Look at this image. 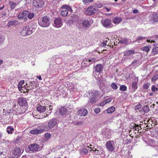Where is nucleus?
Here are the masks:
<instances>
[{
  "instance_id": "nucleus-1",
  "label": "nucleus",
  "mask_w": 158,
  "mask_h": 158,
  "mask_svg": "<svg viewBox=\"0 0 158 158\" xmlns=\"http://www.w3.org/2000/svg\"><path fill=\"white\" fill-rule=\"evenodd\" d=\"M98 98V91L93 90L90 91L89 93V99L88 104L91 105L94 104L97 100Z\"/></svg>"
},
{
  "instance_id": "nucleus-2",
  "label": "nucleus",
  "mask_w": 158,
  "mask_h": 158,
  "mask_svg": "<svg viewBox=\"0 0 158 158\" xmlns=\"http://www.w3.org/2000/svg\"><path fill=\"white\" fill-rule=\"evenodd\" d=\"M35 31V29L26 27L23 28L20 31L21 35L23 37L31 35Z\"/></svg>"
},
{
  "instance_id": "nucleus-3",
  "label": "nucleus",
  "mask_w": 158,
  "mask_h": 158,
  "mask_svg": "<svg viewBox=\"0 0 158 158\" xmlns=\"http://www.w3.org/2000/svg\"><path fill=\"white\" fill-rule=\"evenodd\" d=\"M38 23L42 27H47L50 23L49 18L47 16H45L39 21Z\"/></svg>"
},
{
  "instance_id": "nucleus-4",
  "label": "nucleus",
  "mask_w": 158,
  "mask_h": 158,
  "mask_svg": "<svg viewBox=\"0 0 158 158\" xmlns=\"http://www.w3.org/2000/svg\"><path fill=\"white\" fill-rule=\"evenodd\" d=\"M98 9L94 6H90L85 11V13L86 15H93L97 13Z\"/></svg>"
},
{
  "instance_id": "nucleus-5",
  "label": "nucleus",
  "mask_w": 158,
  "mask_h": 158,
  "mask_svg": "<svg viewBox=\"0 0 158 158\" xmlns=\"http://www.w3.org/2000/svg\"><path fill=\"white\" fill-rule=\"evenodd\" d=\"M56 119L53 118L49 120L48 123V125L44 126L43 128L44 131H49L51 128H53L56 124Z\"/></svg>"
},
{
  "instance_id": "nucleus-6",
  "label": "nucleus",
  "mask_w": 158,
  "mask_h": 158,
  "mask_svg": "<svg viewBox=\"0 0 158 158\" xmlns=\"http://www.w3.org/2000/svg\"><path fill=\"white\" fill-rule=\"evenodd\" d=\"M62 9H64L62 10L60 13L61 15L63 17L66 16L68 14V11L72 12V9L71 7L68 5H64L61 7Z\"/></svg>"
},
{
  "instance_id": "nucleus-7",
  "label": "nucleus",
  "mask_w": 158,
  "mask_h": 158,
  "mask_svg": "<svg viewBox=\"0 0 158 158\" xmlns=\"http://www.w3.org/2000/svg\"><path fill=\"white\" fill-rule=\"evenodd\" d=\"M106 145L109 152H112L114 150L115 146L113 141H107Z\"/></svg>"
},
{
  "instance_id": "nucleus-8",
  "label": "nucleus",
  "mask_w": 158,
  "mask_h": 158,
  "mask_svg": "<svg viewBox=\"0 0 158 158\" xmlns=\"http://www.w3.org/2000/svg\"><path fill=\"white\" fill-rule=\"evenodd\" d=\"M93 22V20L92 19H89V20H88L84 21L79 20L78 22L79 24H82L83 26L85 27H88L90 24H92Z\"/></svg>"
},
{
  "instance_id": "nucleus-9",
  "label": "nucleus",
  "mask_w": 158,
  "mask_h": 158,
  "mask_svg": "<svg viewBox=\"0 0 158 158\" xmlns=\"http://www.w3.org/2000/svg\"><path fill=\"white\" fill-rule=\"evenodd\" d=\"M94 70L93 71V75L95 77L96 72L99 73L101 72L103 70V67L102 64H97L94 67Z\"/></svg>"
},
{
  "instance_id": "nucleus-10",
  "label": "nucleus",
  "mask_w": 158,
  "mask_h": 158,
  "mask_svg": "<svg viewBox=\"0 0 158 158\" xmlns=\"http://www.w3.org/2000/svg\"><path fill=\"white\" fill-rule=\"evenodd\" d=\"M33 5L36 7H41L44 4L43 0H34L32 2Z\"/></svg>"
},
{
  "instance_id": "nucleus-11",
  "label": "nucleus",
  "mask_w": 158,
  "mask_h": 158,
  "mask_svg": "<svg viewBox=\"0 0 158 158\" xmlns=\"http://www.w3.org/2000/svg\"><path fill=\"white\" fill-rule=\"evenodd\" d=\"M53 26L56 27L60 28L63 25L62 19L60 18H57L55 19L54 21Z\"/></svg>"
},
{
  "instance_id": "nucleus-12",
  "label": "nucleus",
  "mask_w": 158,
  "mask_h": 158,
  "mask_svg": "<svg viewBox=\"0 0 158 158\" xmlns=\"http://www.w3.org/2000/svg\"><path fill=\"white\" fill-rule=\"evenodd\" d=\"M87 110L85 108L80 109L77 112V114L79 117L85 116L87 114Z\"/></svg>"
},
{
  "instance_id": "nucleus-13",
  "label": "nucleus",
  "mask_w": 158,
  "mask_h": 158,
  "mask_svg": "<svg viewBox=\"0 0 158 158\" xmlns=\"http://www.w3.org/2000/svg\"><path fill=\"white\" fill-rule=\"evenodd\" d=\"M39 148V146L37 144L33 143L29 145L28 148L30 151L34 152L37 151Z\"/></svg>"
},
{
  "instance_id": "nucleus-14",
  "label": "nucleus",
  "mask_w": 158,
  "mask_h": 158,
  "mask_svg": "<svg viewBox=\"0 0 158 158\" xmlns=\"http://www.w3.org/2000/svg\"><path fill=\"white\" fill-rule=\"evenodd\" d=\"M28 12L27 10H24L20 12L18 16V18L20 19H23L26 20L27 19V17Z\"/></svg>"
},
{
  "instance_id": "nucleus-15",
  "label": "nucleus",
  "mask_w": 158,
  "mask_h": 158,
  "mask_svg": "<svg viewBox=\"0 0 158 158\" xmlns=\"http://www.w3.org/2000/svg\"><path fill=\"white\" fill-rule=\"evenodd\" d=\"M92 151L94 152V153L96 155H101L104 153V152L102 148L100 147H98L97 148H94V147L93 148Z\"/></svg>"
},
{
  "instance_id": "nucleus-16",
  "label": "nucleus",
  "mask_w": 158,
  "mask_h": 158,
  "mask_svg": "<svg viewBox=\"0 0 158 158\" xmlns=\"http://www.w3.org/2000/svg\"><path fill=\"white\" fill-rule=\"evenodd\" d=\"M150 20L152 22H158V15L154 14L150 15Z\"/></svg>"
},
{
  "instance_id": "nucleus-17",
  "label": "nucleus",
  "mask_w": 158,
  "mask_h": 158,
  "mask_svg": "<svg viewBox=\"0 0 158 158\" xmlns=\"http://www.w3.org/2000/svg\"><path fill=\"white\" fill-rule=\"evenodd\" d=\"M46 106H42L40 104L37 105L36 108L37 110L40 113L44 112L46 110Z\"/></svg>"
},
{
  "instance_id": "nucleus-18",
  "label": "nucleus",
  "mask_w": 158,
  "mask_h": 158,
  "mask_svg": "<svg viewBox=\"0 0 158 158\" xmlns=\"http://www.w3.org/2000/svg\"><path fill=\"white\" fill-rule=\"evenodd\" d=\"M111 23V21L109 19H103L102 21V24L105 27H108L110 26Z\"/></svg>"
},
{
  "instance_id": "nucleus-19",
  "label": "nucleus",
  "mask_w": 158,
  "mask_h": 158,
  "mask_svg": "<svg viewBox=\"0 0 158 158\" xmlns=\"http://www.w3.org/2000/svg\"><path fill=\"white\" fill-rule=\"evenodd\" d=\"M44 131V129L43 128L41 129L40 130L34 129L30 131L29 133L30 134L33 135L38 134L40 133H42Z\"/></svg>"
},
{
  "instance_id": "nucleus-20",
  "label": "nucleus",
  "mask_w": 158,
  "mask_h": 158,
  "mask_svg": "<svg viewBox=\"0 0 158 158\" xmlns=\"http://www.w3.org/2000/svg\"><path fill=\"white\" fill-rule=\"evenodd\" d=\"M18 103L21 106H25L27 104L26 99L24 98H21L19 99Z\"/></svg>"
},
{
  "instance_id": "nucleus-21",
  "label": "nucleus",
  "mask_w": 158,
  "mask_h": 158,
  "mask_svg": "<svg viewBox=\"0 0 158 158\" xmlns=\"http://www.w3.org/2000/svg\"><path fill=\"white\" fill-rule=\"evenodd\" d=\"M135 52L134 50L131 49L125 51L124 52V55L125 56H129L135 54Z\"/></svg>"
},
{
  "instance_id": "nucleus-22",
  "label": "nucleus",
  "mask_w": 158,
  "mask_h": 158,
  "mask_svg": "<svg viewBox=\"0 0 158 158\" xmlns=\"http://www.w3.org/2000/svg\"><path fill=\"white\" fill-rule=\"evenodd\" d=\"M142 128L141 127L139 126L138 125L135 124V123H133L131 124V127H130V129L131 130H133L134 131H136L137 130H139V128Z\"/></svg>"
},
{
  "instance_id": "nucleus-23",
  "label": "nucleus",
  "mask_w": 158,
  "mask_h": 158,
  "mask_svg": "<svg viewBox=\"0 0 158 158\" xmlns=\"http://www.w3.org/2000/svg\"><path fill=\"white\" fill-rule=\"evenodd\" d=\"M13 153L16 155L21 154V152L20 148L18 147H15L13 152Z\"/></svg>"
},
{
  "instance_id": "nucleus-24",
  "label": "nucleus",
  "mask_w": 158,
  "mask_h": 158,
  "mask_svg": "<svg viewBox=\"0 0 158 158\" xmlns=\"http://www.w3.org/2000/svg\"><path fill=\"white\" fill-rule=\"evenodd\" d=\"M67 112V109L63 107H61L59 109V113L61 115H64L66 114Z\"/></svg>"
},
{
  "instance_id": "nucleus-25",
  "label": "nucleus",
  "mask_w": 158,
  "mask_h": 158,
  "mask_svg": "<svg viewBox=\"0 0 158 158\" xmlns=\"http://www.w3.org/2000/svg\"><path fill=\"white\" fill-rule=\"evenodd\" d=\"M6 131L8 134H12L14 131V128L13 127H8L7 128Z\"/></svg>"
},
{
  "instance_id": "nucleus-26",
  "label": "nucleus",
  "mask_w": 158,
  "mask_h": 158,
  "mask_svg": "<svg viewBox=\"0 0 158 158\" xmlns=\"http://www.w3.org/2000/svg\"><path fill=\"white\" fill-rule=\"evenodd\" d=\"M121 20V18L117 17L113 19V22L114 23L116 24L119 23Z\"/></svg>"
},
{
  "instance_id": "nucleus-27",
  "label": "nucleus",
  "mask_w": 158,
  "mask_h": 158,
  "mask_svg": "<svg viewBox=\"0 0 158 158\" xmlns=\"http://www.w3.org/2000/svg\"><path fill=\"white\" fill-rule=\"evenodd\" d=\"M115 110V108L113 106H112L107 109L106 111L107 113H110L114 111Z\"/></svg>"
},
{
  "instance_id": "nucleus-28",
  "label": "nucleus",
  "mask_w": 158,
  "mask_h": 158,
  "mask_svg": "<svg viewBox=\"0 0 158 158\" xmlns=\"http://www.w3.org/2000/svg\"><path fill=\"white\" fill-rule=\"evenodd\" d=\"M24 83V81L22 80L20 81L18 85V89L19 91H21V90H22V85Z\"/></svg>"
},
{
  "instance_id": "nucleus-29",
  "label": "nucleus",
  "mask_w": 158,
  "mask_h": 158,
  "mask_svg": "<svg viewBox=\"0 0 158 158\" xmlns=\"http://www.w3.org/2000/svg\"><path fill=\"white\" fill-rule=\"evenodd\" d=\"M130 41L131 40L129 41V39H123L120 42L123 44H129Z\"/></svg>"
},
{
  "instance_id": "nucleus-30",
  "label": "nucleus",
  "mask_w": 158,
  "mask_h": 158,
  "mask_svg": "<svg viewBox=\"0 0 158 158\" xmlns=\"http://www.w3.org/2000/svg\"><path fill=\"white\" fill-rule=\"evenodd\" d=\"M138 81V80L137 79L135 80L134 81H133L132 84V87L133 88L135 89H136L137 88V82Z\"/></svg>"
},
{
  "instance_id": "nucleus-31",
  "label": "nucleus",
  "mask_w": 158,
  "mask_h": 158,
  "mask_svg": "<svg viewBox=\"0 0 158 158\" xmlns=\"http://www.w3.org/2000/svg\"><path fill=\"white\" fill-rule=\"evenodd\" d=\"M9 4L10 6L11 9H14L15 8L17 4L16 3L12 1H10Z\"/></svg>"
},
{
  "instance_id": "nucleus-32",
  "label": "nucleus",
  "mask_w": 158,
  "mask_h": 158,
  "mask_svg": "<svg viewBox=\"0 0 158 158\" xmlns=\"http://www.w3.org/2000/svg\"><path fill=\"white\" fill-rule=\"evenodd\" d=\"M80 153L81 155H86L88 153L87 150L85 148H82L80 151Z\"/></svg>"
},
{
  "instance_id": "nucleus-33",
  "label": "nucleus",
  "mask_w": 158,
  "mask_h": 158,
  "mask_svg": "<svg viewBox=\"0 0 158 158\" xmlns=\"http://www.w3.org/2000/svg\"><path fill=\"white\" fill-rule=\"evenodd\" d=\"M112 100V98H109L106 99L104 102L101 103V106H103L105 104L109 103Z\"/></svg>"
},
{
  "instance_id": "nucleus-34",
  "label": "nucleus",
  "mask_w": 158,
  "mask_h": 158,
  "mask_svg": "<svg viewBox=\"0 0 158 158\" xmlns=\"http://www.w3.org/2000/svg\"><path fill=\"white\" fill-rule=\"evenodd\" d=\"M150 47L149 46H147L142 47L141 49L142 51H144L148 52V51L150 50Z\"/></svg>"
},
{
  "instance_id": "nucleus-35",
  "label": "nucleus",
  "mask_w": 158,
  "mask_h": 158,
  "mask_svg": "<svg viewBox=\"0 0 158 158\" xmlns=\"http://www.w3.org/2000/svg\"><path fill=\"white\" fill-rule=\"evenodd\" d=\"M158 52V47H156L153 48L152 49V53L153 54H157Z\"/></svg>"
},
{
  "instance_id": "nucleus-36",
  "label": "nucleus",
  "mask_w": 158,
  "mask_h": 158,
  "mask_svg": "<svg viewBox=\"0 0 158 158\" xmlns=\"http://www.w3.org/2000/svg\"><path fill=\"white\" fill-rule=\"evenodd\" d=\"M34 16V14L33 13H29L27 14V17L29 19L32 18Z\"/></svg>"
},
{
  "instance_id": "nucleus-37",
  "label": "nucleus",
  "mask_w": 158,
  "mask_h": 158,
  "mask_svg": "<svg viewBox=\"0 0 158 158\" xmlns=\"http://www.w3.org/2000/svg\"><path fill=\"white\" fill-rule=\"evenodd\" d=\"M88 62H90V63L88 65H89L91 63H93L97 61V60L95 59L94 58H92L91 59H88Z\"/></svg>"
},
{
  "instance_id": "nucleus-38",
  "label": "nucleus",
  "mask_w": 158,
  "mask_h": 158,
  "mask_svg": "<svg viewBox=\"0 0 158 158\" xmlns=\"http://www.w3.org/2000/svg\"><path fill=\"white\" fill-rule=\"evenodd\" d=\"M127 89V87L125 85H122L120 86V90L122 91H125Z\"/></svg>"
},
{
  "instance_id": "nucleus-39",
  "label": "nucleus",
  "mask_w": 158,
  "mask_h": 158,
  "mask_svg": "<svg viewBox=\"0 0 158 158\" xmlns=\"http://www.w3.org/2000/svg\"><path fill=\"white\" fill-rule=\"evenodd\" d=\"M95 6H97V7L98 8H101L102 7L103 5L101 3H96L94 5Z\"/></svg>"
},
{
  "instance_id": "nucleus-40",
  "label": "nucleus",
  "mask_w": 158,
  "mask_h": 158,
  "mask_svg": "<svg viewBox=\"0 0 158 158\" xmlns=\"http://www.w3.org/2000/svg\"><path fill=\"white\" fill-rule=\"evenodd\" d=\"M16 22L15 21V20H13L11 21H9L8 22V24L9 25H14L15 24H16Z\"/></svg>"
},
{
  "instance_id": "nucleus-41",
  "label": "nucleus",
  "mask_w": 158,
  "mask_h": 158,
  "mask_svg": "<svg viewBox=\"0 0 158 158\" xmlns=\"http://www.w3.org/2000/svg\"><path fill=\"white\" fill-rule=\"evenodd\" d=\"M111 87L115 89H117L118 87L117 85L114 83H113L111 85Z\"/></svg>"
},
{
  "instance_id": "nucleus-42",
  "label": "nucleus",
  "mask_w": 158,
  "mask_h": 158,
  "mask_svg": "<svg viewBox=\"0 0 158 158\" xmlns=\"http://www.w3.org/2000/svg\"><path fill=\"white\" fill-rule=\"evenodd\" d=\"M100 109L99 107H98L96 108L94 110V112L98 114L99 113L100 111Z\"/></svg>"
},
{
  "instance_id": "nucleus-43",
  "label": "nucleus",
  "mask_w": 158,
  "mask_h": 158,
  "mask_svg": "<svg viewBox=\"0 0 158 158\" xmlns=\"http://www.w3.org/2000/svg\"><path fill=\"white\" fill-rule=\"evenodd\" d=\"M158 79V74L154 76L152 79V81H154Z\"/></svg>"
},
{
  "instance_id": "nucleus-44",
  "label": "nucleus",
  "mask_w": 158,
  "mask_h": 158,
  "mask_svg": "<svg viewBox=\"0 0 158 158\" xmlns=\"http://www.w3.org/2000/svg\"><path fill=\"white\" fill-rule=\"evenodd\" d=\"M152 90L153 92H154L156 91H157L158 90V89L156 87L155 85H153L152 86Z\"/></svg>"
},
{
  "instance_id": "nucleus-45",
  "label": "nucleus",
  "mask_w": 158,
  "mask_h": 158,
  "mask_svg": "<svg viewBox=\"0 0 158 158\" xmlns=\"http://www.w3.org/2000/svg\"><path fill=\"white\" fill-rule=\"evenodd\" d=\"M93 1V0H82L83 2L86 4L92 2Z\"/></svg>"
},
{
  "instance_id": "nucleus-46",
  "label": "nucleus",
  "mask_w": 158,
  "mask_h": 158,
  "mask_svg": "<svg viewBox=\"0 0 158 158\" xmlns=\"http://www.w3.org/2000/svg\"><path fill=\"white\" fill-rule=\"evenodd\" d=\"M149 87V84H144L143 85V88L145 89H148Z\"/></svg>"
},
{
  "instance_id": "nucleus-47",
  "label": "nucleus",
  "mask_w": 158,
  "mask_h": 158,
  "mask_svg": "<svg viewBox=\"0 0 158 158\" xmlns=\"http://www.w3.org/2000/svg\"><path fill=\"white\" fill-rule=\"evenodd\" d=\"M145 38L142 36H139L137 38V40H140L145 39Z\"/></svg>"
},
{
  "instance_id": "nucleus-48",
  "label": "nucleus",
  "mask_w": 158,
  "mask_h": 158,
  "mask_svg": "<svg viewBox=\"0 0 158 158\" xmlns=\"http://www.w3.org/2000/svg\"><path fill=\"white\" fill-rule=\"evenodd\" d=\"M51 109L50 108L49 110L48 111V112H47V114H46V115L45 116H44V117H46V116H47L49 114H50V113H51Z\"/></svg>"
},
{
  "instance_id": "nucleus-49",
  "label": "nucleus",
  "mask_w": 158,
  "mask_h": 158,
  "mask_svg": "<svg viewBox=\"0 0 158 158\" xmlns=\"http://www.w3.org/2000/svg\"><path fill=\"white\" fill-rule=\"evenodd\" d=\"M45 136L46 138H49L51 137V134L50 133H47L45 134Z\"/></svg>"
},
{
  "instance_id": "nucleus-50",
  "label": "nucleus",
  "mask_w": 158,
  "mask_h": 158,
  "mask_svg": "<svg viewBox=\"0 0 158 158\" xmlns=\"http://www.w3.org/2000/svg\"><path fill=\"white\" fill-rule=\"evenodd\" d=\"M4 38L1 36H0V44L4 40Z\"/></svg>"
},
{
  "instance_id": "nucleus-51",
  "label": "nucleus",
  "mask_w": 158,
  "mask_h": 158,
  "mask_svg": "<svg viewBox=\"0 0 158 158\" xmlns=\"http://www.w3.org/2000/svg\"><path fill=\"white\" fill-rule=\"evenodd\" d=\"M141 107V105L140 104L138 105L135 106L136 109H139Z\"/></svg>"
},
{
  "instance_id": "nucleus-52",
  "label": "nucleus",
  "mask_w": 158,
  "mask_h": 158,
  "mask_svg": "<svg viewBox=\"0 0 158 158\" xmlns=\"http://www.w3.org/2000/svg\"><path fill=\"white\" fill-rule=\"evenodd\" d=\"M133 12L135 14H136L138 12V10L137 9H134L133 10Z\"/></svg>"
},
{
  "instance_id": "nucleus-53",
  "label": "nucleus",
  "mask_w": 158,
  "mask_h": 158,
  "mask_svg": "<svg viewBox=\"0 0 158 158\" xmlns=\"http://www.w3.org/2000/svg\"><path fill=\"white\" fill-rule=\"evenodd\" d=\"M138 62V60H135L133 61L131 64H135L137 63Z\"/></svg>"
},
{
  "instance_id": "nucleus-54",
  "label": "nucleus",
  "mask_w": 158,
  "mask_h": 158,
  "mask_svg": "<svg viewBox=\"0 0 158 158\" xmlns=\"http://www.w3.org/2000/svg\"><path fill=\"white\" fill-rule=\"evenodd\" d=\"M109 40V39H107V40H106L104 41V42H105V43H104L103 46H104V44H105V45H106V43L108 42V41Z\"/></svg>"
},
{
  "instance_id": "nucleus-55",
  "label": "nucleus",
  "mask_w": 158,
  "mask_h": 158,
  "mask_svg": "<svg viewBox=\"0 0 158 158\" xmlns=\"http://www.w3.org/2000/svg\"><path fill=\"white\" fill-rule=\"evenodd\" d=\"M36 78H38L39 80H41L42 79L41 76H37Z\"/></svg>"
},
{
  "instance_id": "nucleus-56",
  "label": "nucleus",
  "mask_w": 158,
  "mask_h": 158,
  "mask_svg": "<svg viewBox=\"0 0 158 158\" xmlns=\"http://www.w3.org/2000/svg\"><path fill=\"white\" fill-rule=\"evenodd\" d=\"M145 108H146V110H145V111L148 112L149 111V108L148 107H147V106Z\"/></svg>"
},
{
  "instance_id": "nucleus-57",
  "label": "nucleus",
  "mask_w": 158,
  "mask_h": 158,
  "mask_svg": "<svg viewBox=\"0 0 158 158\" xmlns=\"http://www.w3.org/2000/svg\"><path fill=\"white\" fill-rule=\"evenodd\" d=\"M105 8L106 9V10H107V12H109L110 11V9L109 8H108L106 7H105Z\"/></svg>"
},
{
  "instance_id": "nucleus-58",
  "label": "nucleus",
  "mask_w": 158,
  "mask_h": 158,
  "mask_svg": "<svg viewBox=\"0 0 158 158\" xmlns=\"http://www.w3.org/2000/svg\"><path fill=\"white\" fill-rule=\"evenodd\" d=\"M5 153H4L3 152H0V155L2 156V155L3 154V156H4V155L5 156Z\"/></svg>"
},
{
  "instance_id": "nucleus-59",
  "label": "nucleus",
  "mask_w": 158,
  "mask_h": 158,
  "mask_svg": "<svg viewBox=\"0 0 158 158\" xmlns=\"http://www.w3.org/2000/svg\"><path fill=\"white\" fill-rule=\"evenodd\" d=\"M147 41L148 42H152V41L153 42H154V41H153L152 40H151V41H150V40H147Z\"/></svg>"
},
{
  "instance_id": "nucleus-60",
  "label": "nucleus",
  "mask_w": 158,
  "mask_h": 158,
  "mask_svg": "<svg viewBox=\"0 0 158 158\" xmlns=\"http://www.w3.org/2000/svg\"><path fill=\"white\" fill-rule=\"evenodd\" d=\"M3 60H0V65H1L3 63Z\"/></svg>"
},
{
  "instance_id": "nucleus-61",
  "label": "nucleus",
  "mask_w": 158,
  "mask_h": 158,
  "mask_svg": "<svg viewBox=\"0 0 158 158\" xmlns=\"http://www.w3.org/2000/svg\"><path fill=\"white\" fill-rule=\"evenodd\" d=\"M148 126V125H147L146 124H144V127H146Z\"/></svg>"
},
{
  "instance_id": "nucleus-62",
  "label": "nucleus",
  "mask_w": 158,
  "mask_h": 158,
  "mask_svg": "<svg viewBox=\"0 0 158 158\" xmlns=\"http://www.w3.org/2000/svg\"><path fill=\"white\" fill-rule=\"evenodd\" d=\"M138 132L139 133H141V131H140V130H138Z\"/></svg>"
},
{
  "instance_id": "nucleus-63",
  "label": "nucleus",
  "mask_w": 158,
  "mask_h": 158,
  "mask_svg": "<svg viewBox=\"0 0 158 158\" xmlns=\"http://www.w3.org/2000/svg\"><path fill=\"white\" fill-rule=\"evenodd\" d=\"M3 8V7H0V10H2Z\"/></svg>"
},
{
  "instance_id": "nucleus-64",
  "label": "nucleus",
  "mask_w": 158,
  "mask_h": 158,
  "mask_svg": "<svg viewBox=\"0 0 158 158\" xmlns=\"http://www.w3.org/2000/svg\"><path fill=\"white\" fill-rule=\"evenodd\" d=\"M69 21L70 22H71V23L73 22V21L72 20H69Z\"/></svg>"
}]
</instances>
